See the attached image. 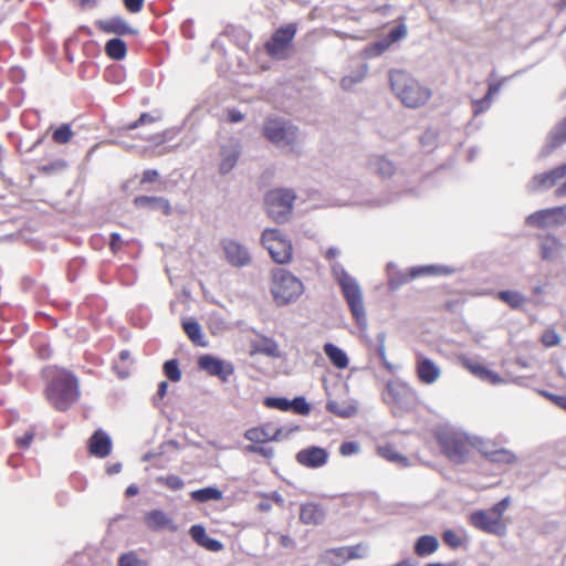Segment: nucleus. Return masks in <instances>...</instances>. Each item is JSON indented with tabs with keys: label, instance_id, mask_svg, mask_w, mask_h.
<instances>
[{
	"label": "nucleus",
	"instance_id": "19",
	"mask_svg": "<svg viewBox=\"0 0 566 566\" xmlns=\"http://www.w3.org/2000/svg\"><path fill=\"white\" fill-rule=\"evenodd\" d=\"M417 375L422 382L431 385L440 378L441 369L433 360L419 355L417 357Z\"/></svg>",
	"mask_w": 566,
	"mask_h": 566
},
{
	"label": "nucleus",
	"instance_id": "24",
	"mask_svg": "<svg viewBox=\"0 0 566 566\" xmlns=\"http://www.w3.org/2000/svg\"><path fill=\"white\" fill-rule=\"evenodd\" d=\"M319 562L326 566H343L349 562L345 546L329 548L322 553Z\"/></svg>",
	"mask_w": 566,
	"mask_h": 566
},
{
	"label": "nucleus",
	"instance_id": "54",
	"mask_svg": "<svg viewBox=\"0 0 566 566\" xmlns=\"http://www.w3.org/2000/svg\"><path fill=\"white\" fill-rule=\"evenodd\" d=\"M359 450H360L359 444L357 442H354V441L344 442L339 447V453L343 457H348V455L357 454L359 452Z\"/></svg>",
	"mask_w": 566,
	"mask_h": 566
},
{
	"label": "nucleus",
	"instance_id": "46",
	"mask_svg": "<svg viewBox=\"0 0 566 566\" xmlns=\"http://www.w3.org/2000/svg\"><path fill=\"white\" fill-rule=\"evenodd\" d=\"M73 132L66 124L60 126L53 132V140L57 144H66L71 140Z\"/></svg>",
	"mask_w": 566,
	"mask_h": 566
},
{
	"label": "nucleus",
	"instance_id": "1",
	"mask_svg": "<svg viewBox=\"0 0 566 566\" xmlns=\"http://www.w3.org/2000/svg\"><path fill=\"white\" fill-rule=\"evenodd\" d=\"M389 80L392 91L407 107H420L432 96L430 88L422 86L416 78L405 71H390Z\"/></svg>",
	"mask_w": 566,
	"mask_h": 566
},
{
	"label": "nucleus",
	"instance_id": "6",
	"mask_svg": "<svg viewBox=\"0 0 566 566\" xmlns=\"http://www.w3.org/2000/svg\"><path fill=\"white\" fill-rule=\"evenodd\" d=\"M303 292V283L292 273L282 269L273 273L271 293L276 304L285 305L294 302Z\"/></svg>",
	"mask_w": 566,
	"mask_h": 566
},
{
	"label": "nucleus",
	"instance_id": "62",
	"mask_svg": "<svg viewBox=\"0 0 566 566\" xmlns=\"http://www.w3.org/2000/svg\"><path fill=\"white\" fill-rule=\"evenodd\" d=\"M244 118L243 114L237 109H228L227 111V119L230 123H240Z\"/></svg>",
	"mask_w": 566,
	"mask_h": 566
},
{
	"label": "nucleus",
	"instance_id": "31",
	"mask_svg": "<svg viewBox=\"0 0 566 566\" xmlns=\"http://www.w3.org/2000/svg\"><path fill=\"white\" fill-rule=\"evenodd\" d=\"M377 454L381 457L382 459L396 463L400 467H408L409 461L408 459L399 453L394 446L391 444H385V446H378L377 447Z\"/></svg>",
	"mask_w": 566,
	"mask_h": 566
},
{
	"label": "nucleus",
	"instance_id": "25",
	"mask_svg": "<svg viewBox=\"0 0 566 566\" xmlns=\"http://www.w3.org/2000/svg\"><path fill=\"white\" fill-rule=\"evenodd\" d=\"M557 168L549 171L536 175L532 181L530 182L528 187L532 190H546L555 186L558 181L562 179L559 176H557Z\"/></svg>",
	"mask_w": 566,
	"mask_h": 566
},
{
	"label": "nucleus",
	"instance_id": "5",
	"mask_svg": "<svg viewBox=\"0 0 566 566\" xmlns=\"http://www.w3.org/2000/svg\"><path fill=\"white\" fill-rule=\"evenodd\" d=\"M263 134L268 140L286 150H295L301 143L297 127L284 118H266Z\"/></svg>",
	"mask_w": 566,
	"mask_h": 566
},
{
	"label": "nucleus",
	"instance_id": "20",
	"mask_svg": "<svg viewBox=\"0 0 566 566\" xmlns=\"http://www.w3.org/2000/svg\"><path fill=\"white\" fill-rule=\"evenodd\" d=\"M461 364L465 369H468L471 374H473L481 380L488 381L492 385L503 382V379L496 373L490 370L489 368L482 366L479 363H474L469 358H461Z\"/></svg>",
	"mask_w": 566,
	"mask_h": 566
},
{
	"label": "nucleus",
	"instance_id": "22",
	"mask_svg": "<svg viewBox=\"0 0 566 566\" xmlns=\"http://www.w3.org/2000/svg\"><path fill=\"white\" fill-rule=\"evenodd\" d=\"M369 71V66L367 63H361L350 70L346 75H344L340 80V87L345 91L353 90L356 85L361 83L367 76Z\"/></svg>",
	"mask_w": 566,
	"mask_h": 566
},
{
	"label": "nucleus",
	"instance_id": "9",
	"mask_svg": "<svg viewBox=\"0 0 566 566\" xmlns=\"http://www.w3.org/2000/svg\"><path fill=\"white\" fill-rule=\"evenodd\" d=\"M161 120V114L155 113H143L139 118L124 127L125 130H135L145 128L140 132L139 137L144 140L160 144L164 142L165 136L158 130L157 124Z\"/></svg>",
	"mask_w": 566,
	"mask_h": 566
},
{
	"label": "nucleus",
	"instance_id": "48",
	"mask_svg": "<svg viewBox=\"0 0 566 566\" xmlns=\"http://www.w3.org/2000/svg\"><path fill=\"white\" fill-rule=\"evenodd\" d=\"M164 371L168 379L171 381H179L181 373L178 367V361L175 359L168 360L164 365Z\"/></svg>",
	"mask_w": 566,
	"mask_h": 566
},
{
	"label": "nucleus",
	"instance_id": "57",
	"mask_svg": "<svg viewBox=\"0 0 566 566\" xmlns=\"http://www.w3.org/2000/svg\"><path fill=\"white\" fill-rule=\"evenodd\" d=\"M247 451L261 454L264 458H272L274 454V450L272 448L258 447L254 444L248 446Z\"/></svg>",
	"mask_w": 566,
	"mask_h": 566
},
{
	"label": "nucleus",
	"instance_id": "59",
	"mask_svg": "<svg viewBox=\"0 0 566 566\" xmlns=\"http://www.w3.org/2000/svg\"><path fill=\"white\" fill-rule=\"evenodd\" d=\"M165 484L171 490H179L182 488L184 482L177 475H169L165 479Z\"/></svg>",
	"mask_w": 566,
	"mask_h": 566
},
{
	"label": "nucleus",
	"instance_id": "38",
	"mask_svg": "<svg viewBox=\"0 0 566 566\" xmlns=\"http://www.w3.org/2000/svg\"><path fill=\"white\" fill-rule=\"evenodd\" d=\"M499 298L507 303L513 308H520L525 304V297L517 291H502L497 294Z\"/></svg>",
	"mask_w": 566,
	"mask_h": 566
},
{
	"label": "nucleus",
	"instance_id": "30",
	"mask_svg": "<svg viewBox=\"0 0 566 566\" xmlns=\"http://www.w3.org/2000/svg\"><path fill=\"white\" fill-rule=\"evenodd\" d=\"M272 424L266 423L262 427L250 428L244 432V438L254 443H265L272 441Z\"/></svg>",
	"mask_w": 566,
	"mask_h": 566
},
{
	"label": "nucleus",
	"instance_id": "11",
	"mask_svg": "<svg viewBox=\"0 0 566 566\" xmlns=\"http://www.w3.org/2000/svg\"><path fill=\"white\" fill-rule=\"evenodd\" d=\"M296 33V27L289 24L274 32L265 48L268 53L279 60L286 59L290 54L292 40Z\"/></svg>",
	"mask_w": 566,
	"mask_h": 566
},
{
	"label": "nucleus",
	"instance_id": "33",
	"mask_svg": "<svg viewBox=\"0 0 566 566\" xmlns=\"http://www.w3.org/2000/svg\"><path fill=\"white\" fill-rule=\"evenodd\" d=\"M438 548V541L431 535H423L418 538L415 552L418 556H427Z\"/></svg>",
	"mask_w": 566,
	"mask_h": 566
},
{
	"label": "nucleus",
	"instance_id": "58",
	"mask_svg": "<svg viewBox=\"0 0 566 566\" xmlns=\"http://www.w3.org/2000/svg\"><path fill=\"white\" fill-rule=\"evenodd\" d=\"M556 174L563 180L562 185L556 189V195L566 196V164L558 167Z\"/></svg>",
	"mask_w": 566,
	"mask_h": 566
},
{
	"label": "nucleus",
	"instance_id": "13",
	"mask_svg": "<svg viewBox=\"0 0 566 566\" xmlns=\"http://www.w3.org/2000/svg\"><path fill=\"white\" fill-rule=\"evenodd\" d=\"M566 222V207L539 210L526 218V223L535 228H548Z\"/></svg>",
	"mask_w": 566,
	"mask_h": 566
},
{
	"label": "nucleus",
	"instance_id": "8",
	"mask_svg": "<svg viewBox=\"0 0 566 566\" xmlns=\"http://www.w3.org/2000/svg\"><path fill=\"white\" fill-rule=\"evenodd\" d=\"M260 241L274 262L286 264L292 260V243L281 230L275 228L265 229L261 234Z\"/></svg>",
	"mask_w": 566,
	"mask_h": 566
},
{
	"label": "nucleus",
	"instance_id": "18",
	"mask_svg": "<svg viewBox=\"0 0 566 566\" xmlns=\"http://www.w3.org/2000/svg\"><path fill=\"white\" fill-rule=\"evenodd\" d=\"M480 452L495 463L511 464L516 461V455L509 449H497L488 440H482Z\"/></svg>",
	"mask_w": 566,
	"mask_h": 566
},
{
	"label": "nucleus",
	"instance_id": "17",
	"mask_svg": "<svg viewBox=\"0 0 566 566\" xmlns=\"http://www.w3.org/2000/svg\"><path fill=\"white\" fill-rule=\"evenodd\" d=\"M240 153V144L235 140H230L221 146L219 163V172L221 175L229 174L235 167Z\"/></svg>",
	"mask_w": 566,
	"mask_h": 566
},
{
	"label": "nucleus",
	"instance_id": "41",
	"mask_svg": "<svg viewBox=\"0 0 566 566\" xmlns=\"http://www.w3.org/2000/svg\"><path fill=\"white\" fill-rule=\"evenodd\" d=\"M390 46V41L381 39L364 49V56L367 59L381 55Z\"/></svg>",
	"mask_w": 566,
	"mask_h": 566
},
{
	"label": "nucleus",
	"instance_id": "39",
	"mask_svg": "<svg viewBox=\"0 0 566 566\" xmlns=\"http://www.w3.org/2000/svg\"><path fill=\"white\" fill-rule=\"evenodd\" d=\"M256 353L264 354L269 357H280V350L277 344L269 338H264L254 345Z\"/></svg>",
	"mask_w": 566,
	"mask_h": 566
},
{
	"label": "nucleus",
	"instance_id": "14",
	"mask_svg": "<svg viewBox=\"0 0 566 566\" xmlns=\"http://www.w3.org/2000/svg\"><path fill=\"white\" fill-rule=\"evenodd\" d=\"M199 367L211 376L227 380L234 371L231 363L221 360L211 355H202L198 359Z\"/></svg>",
	"mask_w": 566,
	"mask_h": 566
},
{
	"label": "nucleus",
	"instance_id": "50",
	"mask_svg": "<svg viewBox=\"0 0 566 566\" xmlns=\"http://www.w3.org/2000/svg\"><path fill=\"white\" fill-rule=\"evenodd\" d=\"M375 170L382 177L391 176L395 171L394 165L387 159H377L375 163Z\"/></svg>",
	"mask_w": 566,
	"mask_h": 566
},
{
	"label": "nucleus",
	"instance_id": "4",
	"mask_svg": "<svg viewBox=\"0 0 566 566\" xmlns=\"http://www.w3.org/2000/svg\"><path fill=\"white\" fill-rule=\"evenodd\" d=\"M46 396L56 409H67L78 398L77 379L65 370H59L46 390Z\"/></svg>",
	"mask_w": 566,
	"mask_h": 566
},
{
	"label": "nucleus",
	"instance_id": "10",
	"mask_svg": "<svg viewBox=\"0 0 566 566\" xmlns=\"http://www.w3.org/2000/svg\"><path fill=\"white\" fill-rule=\"evenodd\" d=\"M509 500L504 499L489 511L476 512L471 515V523L476 528L484 531H497L506 525L502 521V514L506 510Z\"/></svg>",
	"mask_w": 566,
	"mask_h": 566
},
{
	"label": "nucleus",
	"instance_id": "61",
	"mask_svg": "<svg viewBox=\"0 0 566 566\" xmlns=\"http://www.w3.org/2000/svg\"><path fill=\"white\" fill-rule=\"evenodd\" d=\"M388 391L397 398L399 395H405L409 391L405 385H388Z\"/></svg>",
	"mask_w": 566,
	"mask_h": 566
},
{
	"label": "nucleus",
	"instance_id": "44",
	"mask_svg": "<svg viewBox=\"0 0 566 566\" xmlns=\"http://www.w3.org/2000/svg\"><path fill=\"white\" fill-rule=\"evenodd\" d=\"M117 566H148V563L138 558L135 552H128L119 556Z\"/></svg>",
	"mask_w": 566,
	"mask_h": 566
},
{
	"label": "nucleus",
	"instance_id": "53",
	"mask_svg": "<svg viewBox=\"0 0 566 566\" xmlns=\"http://www.w3.org/2000/svg\"><path fill=\"white\" fill-rule=\"evenodd\" d=\"M290 402L292 403L291 409H293L295 412L300 415H307L311 410L310 405L302 397H297Z\"/></svg>",
	"mask_w": 566,
	"mask_h": 566
},
{
	"label": "nucleus",
	"instance_id": "42",
	"mask_svg": "<svg viewBox=\"0 0 566 566\" xmlns=\"http://www.w3.org/2000/svg\"><path fill=\"white\" fill-rule=\"evenodd\" d=\"M566 140V119L557 126L549 135L548 151Z\"/></svg>",
	"mask_w": 566,
	"mask_h": 566
},
{
	"label": "nucleus",
	"instance_id": "45",
	"mask_svg": "<svg viewBox=\"0 0 566 566\" xmlns=\"http://www.w3.org/2000/svg\"><path fill=\"white\" fill-rule=\"evenodd\" d=\"M443 541L452 548L462 547L468 543V538L463 533H443Z\"/></svg>",
	"mask_w": 566,
	"mask_h": 566
},
{
	"label": "nucleus",
	"instance_id": "37",
	"mask_svg": "<svg viewBox=\"0 0 566 566\" xmlns=\"http://www.w3.org/2000/svg\"><path fill=\"white\" fill-rule=\"evenodd\" d=\"M105 49L108 56L115 60H122L126 55V44L120 39L109 40Z\"/></svg>",
	"mask_w": 566,
	"mask_h": 566
},
{
	"label": "nucleus",
	"instance_id": "51",
	"mask_svg": "<svg viewBox=\"0 0 566 566\" xmlns=\"http://www.w3.org/2000/svg\"><path fill=\"white\" fill-rule=\"evenodd\" d=\"M541 342L546 347H553L560 343V337L554 329H547L543 333Z\"/></svg>",
	"mask_w": 566,
	"mask_h": 566
},
{
	"label": "nucleus",
	"instance_id": "52",
	"mask_svg": "<svg viewBox=\"0 0 566 566\" xmlns=\"http://www.w3.org/2000/svg\"><path fill=\"white\" fill-rule=\"evenodd\" d=\"M407 36V27L401 24L392 29L387 38H385L387 41H390V45L403 38Z\"/></svg>",
	"mask_w": 566,
	"mask_h": 566
},
{
	"label": "nucleus",
	"instance_id": "35",
	"mask_svg": "<svg viewBox=\"0 0 566 566\" xmlns=\"http://www.w3.org/2000/svg\"><path fill=\"white\" fill-rule=\"evenodd\" d=\"M195 543L209 552H219L223 548L222 543L211 538L208 533H190Z\"/></svg>",
	"mask_w": 566,
	"mask_h": 566
},
{
	"label": "nucleus",
	"instance_id": "34",
	"mask_svg": "<svg viewBox=\"0 0 566 566\" xmlns=\"http://www.w3.org/2000/svg\"><path fill=\"white\" fill-rule=\"evenodd\" d=\"M191 499L197 502H209L219 501L222 499V492L214 488L208 486L200 490L192 491L190 494Z\"/></svg>",
	"mask_w": 566,
	"mask_h": 566
},
{
	"label": "nucleus",
	"instance_id": "43",
	"mask_svg": "<svg viewBox=\"0 0 566 566\" xmlns=\"http://www.w3.org/2000/svg\"><path fill=\"white\" fill-rule=\"evenodd\" d=\"M347 552V557L349 560L353 559H364L369 554L368 545L365 543H359L356 545L345 546Z\"/></svg>",
	"mask_w": 566,
	"mask_h": 566
},
{
	"label": "nucleus",
	"instance_id": "64",
	"mask_svg": "<svg viewBox=\"0 0 566 566\" xmlns=\"http://www.w3.org/2000/svg\"><path fill=\"white\" fill-rule=\"evenodd\" d=\"M120 244H122L120 235L118 233H112L111 242H109L112 251L116 252L120 248Z\"/></svg>",
	"mask_w": 566,
	"mask_h": 566
},
{
	"label": "nucleus",
	"instance_id": "28",
	"mask_svg": "<svg viewBox=\"0 0 566 566\" xmlns=\"http://www.w3.org/2000/svg\"><path fill=\"white\" fill-rule=\"evenodd\" d=\"M300 518L304 524L317 525L324 518V512L318 505L308 503L302 506Z\"/></svg>",
	"mask_w": 566,
	"mask_h": 566
},
{
	"label": "nucleus",
	"instance_id": "12",
	"mask_svg": "<svg viewBox=\"0 0 566 566\" xmlns=\"http://www.w3.org/2000/svg\"><path fill=\"white\" fill-rule=\"evenodd\" d=\"M226 261L234 268H244L251 264L252 258L249 249L241 242L226 239L221 242Z\"/></svg>",
	"mask_w": 566,
	"mask_h": 566
},
{
	"label": "nucleus",
	"instance_id": "27",
	"mask_svg": "<svg viewBox=\"0 0 566 566\" xmlns=\"http://www.w3.org/2000/svg\"><path fill=\"white\" fill-rule=\"evenodd\" d=\"M324 353L336 368L345 369L348 366L349 360L346 353L334 344H325Z\"/></svg>",
	"mask_w": 566,
	"mask_h": 566
},
{
	"label": "nucleus",
	"instance_id": "23",
	"mask_svg": "<svg viewBox=\"0 0 566 566\" xmlns=\"http://www.w3.org/2000/svg\"><path fill=\"white\" fill-rule=\"evenodd\" d=\"M137 207L148 208L150 210L161 211L164 214L169 216L171 213V207L169 201L163 197H147L140 196L134 199Z\"/></svg>",
	"mask_w": 566,
	"mask_h": 566
},
{
	"label": "nucleus",
	"instance_id": "47",
	"mask_svg": "<svg viewBox=\"0 0 566 566\" xmlns=\"http://www.w3.org/2000/svg\"><path fill=\"white\" fill-rule=\"evenodd\" d=\"M298 430V426L280 427L276 429L272 427V441H282L289 438L293 432H296Z\"/></svg>",
	"mask_w": 566,
	"mask_h": 566
},
{
	"label": "nucleus",
	"instance_id": "21",
	"mask_svg": "<svg viewBox=\"0 0 566 566\" xmlns=\"http://www.w3.org/2000/svg\"><path fill=\"white\" fill-rule=\"evenodd\" d=\"M88 449L93 455L104 458L111 452L112 441L105 432L97 430L90 439Z\"/></svg>",
	"mask_w": 566,
	"mask_h": 566
},
{
	"label": "nucleus",
	"instance_id": "16",
	"mask_svg": "<svg viewBox=\"0 0 566 566\" xmlns=\"http://www.w3.org/2000/svg\"><path fill=\"white\" fill-rule=\"evenodd\" d=\"M296 461L306 468H321L327 463L328 452L319 447H308L296 453Z\"/></svg>",
	"mask_w": 566,
	"mask_h": 566
},
{
	"label": "nucleus",
	"instance_id": "56",
	"mask_svg": "<svg viewBox=\"0 0 566 566\" xmlns=\"http://www.w3.org/2000/svg\"><path fill=\"white\" fill-rule=\"evenodd\" d=\"M504 81H505V78H503L499 83H491L489 85V90H488V93H486L485 97L482 101L479 102V105H482L484 103H490L492 97L500 91L501 85L503 84Z\"/></svg>",
	"mask_w": 566,
	"mask_h": 566
},
{
	"label": "nucleus",
	"instance_id": "40",
	"mask_svg": "<svg viewBox=\"0 0 566 566\" xmlns=\"http://www.w3.org/2000/svg\"><path fill=\"white\" fill-rule=\"evenodd\" d=\"M450 271L444 266H438V265H426V266H418L412 268L410 270V276L417 277L420 275H442L448 274Z\"/></svg>",
	"mask_w": 566,
	"mask_h": 566
},
{
	"label": "nucleus",
	"instance_id": "60",
	"mask_svg": "<svg viewBox=\"0 0 566 566\" xmlns=\"http://www.w3.org/2000/svg\"><path fill=\"white\" fill-rule=\"evenodd\" d=\"M124 4L127 10L133 13H137L142 10L144 0H124Z\"/></svg>",
	"mask_w": 566,
	"mask_h": 566
},
{
	"label": "nucleus",
	"instance_id": "29",
	"mask_svg": "<svg viewBox=\"0 0 566 566\" xmlns=\"http://www.w3.org/2000/svg\"><path fill=\"white\" fill-rule=\"evenodd\" d=\"M182 328L193 344L201 347L207 346V340L205 339L201 326L199 325L198 322L193 319H184Z\"/></svg>",
	"mask_w": 566,
	"mask_h": 566
},
{
	"label": "nucleus",
	"instance_id": "36",
	"mask_svg": "<svg viewBox=\"0 0 566 566\" xmlns=\"http://www.w3.org/2000/svg\"><path fill=\"white\" fill-rule=\"evenodd\" d=\"M146 523L153 528H172L170 518L160 511H153L146 515Z\"/></svg>",
	"mask_w": 566,
	"mask_h": 566
},
{
	"label": "nucleus",
	"instance_id": "63",
	"mask_svg": "<svg viewBox=\"0 0 566 566\" xmlns=\"http://www.w3.org/2000/svg\"><path fill=\"white\" fill-rule=\"evenodd\" d=\"M32 440H33V433L25 432L23 437H21L17 440V443L20 447L27 448L31 444Z\"/></svg>",
	"mask_w": 566,
	"mask_h": 566
},
{
	"label": "nucleus",
	"instance_id": "7",
	"mask_svg": "<svg viewBox=\"0 0 566 566\" xmlns=\"http://www.w3.org/2000/svg\"><path fill=\"white\" fill-rule=\"evenodd\" d=\"M295 195L289 189H273L264 199L266 214L276 223H285L293 211Z\"/></svg>",
	"mask_w": 566,
	"mask_h": 566
},
{
	"label": "nucleus",
	"instance_id": "26",
	"mask_svg": "<svg viewBox=\"0 0 566 566\" xmlns=\"http://www.w3.org/2000/svg\"><path fill=\"white\" fill-rule=\"evenodd\" d=\"M326 408L328 411L342 418H350L357 413V406L355 401H336L328 400Z\"/></svg>",
	"mask_w": 566,
	"mask_h": 566
},
{
	"label": "nucleus",
	"instance_id": "55",
	"mask_svg": "<svg viewBox=\"0 0 566 566\" xmlns=\"http://www.w3.org/2000/svg\"><path fill=\"white\" fill-rule=\"evenodd\" d=\"M539 394L551 400L557 407L566 410V396H558L544 390L539 391Z\"/></svg>",
	"mask_w": 566,
	"mask_h": 566
},
{
	"label": "nucleus",
	"instance_id": "32",
	"mask_svg": "<svg viewBox=\"0 0 566 566\" xmlns=\"http://www.w3.org/2000/svg\"><path fill=\"white\" fill-rule=\"evenodd\" d=\"M103 29L107 32L117 34L135 33V30L132 29L129 24L119 17H114L104 21Z\"/></svg>",
	"mask_w": 566,
	"mask_h": 566
},
{
	"label": "nucleus",
	"instance_id": "2",
	"mask_svg": "<svg viewBox=\"0 0 566 566\" xmlns=\"http://www.w3.org/2000/svg\"><path fill=\"white\" fill-rule=\"evenodd\" d=\"M439 443L444 454L455 463L468 460L472 449L480 451L482 438L469 437L462 431L446 429L438 433Z\"/></svg>",
	"mask_w": 566,
	"mask_h": 566
},
{
	"label": "nucleus",
	"instance_id": "15",
	"mask_svg": "<svg viewBox=\"0 0 566 566\" xmlns=\"http://www.w3.org/2000/svg\"><path fill=\"white\" fill-rule=\"evenodd\" d=\"M538 249L543 261L555 263L564 258L565 247L555 235L541 237Z\"/></svg>",
	"mask_w": 566,
	"mask_h": 566
},
{
	"label": "nucleus",
	"instance_id": "3",
	"mask_svg": "<svg viewBox=\"0 0 566 566\" xmlns=\"http://www.w3.org/2000/svg\"><path fill=\"white\" fill-rule=\"evenodd\" d=\"M333 274L340 285L344 298L357 325L365 329L367 327V317L360 285L339 264L333 265Z\"/></svg>",
	"mask_w": 566,
	"mask_h": 566
},
{
	"label": "nucleus",
	"instance_id": "49",
	"mask_svg": "<svg viewBox=\"0 0 566 566\" xmlns=\"http://www.w3.org/2000/svg\"><path fill=\"white\" fill-rule=\"evenodd\" d=\"M264 405L268 408H274L285 411L291 409L292 403L286 398L268 397L264 399Z\"/></svg>",
	"mask_w": 566,
	"mask_h": 566
}]
</instances>
